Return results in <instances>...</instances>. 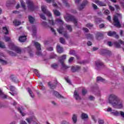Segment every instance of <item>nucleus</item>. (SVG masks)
Masks as SVG:
<instances>
[{
	"instance_id": "f257e3e1",
	"label": "nucleus",
	"mask_w": 124,
	"mask_h": 124,
	"mask_svg": "<svg viewBox=\"0 0 124 124\" xmlns=\"http://www.w3.org/2000/svg\"><path fill=\"white\" fill-rule=\"evenodd\" d=\"M108 103L114 108L123 109L124 108V102L123 100L114 94L109 95L108 97Z\"/></svg>"
},
{
	"instance_id": "f03ea898",
	"label": "nucleus",
	"mask_w": 124,
	"mask_h": 124,
	"mask_svg": "<svg viewBox=\"0 0 124 124\" xmlns=\"http://www.w3.org/2000/svg\"><path fill=\"white\" fill-rule=\"evenodd\" d=\"M66 59V55H63V56H61L60 58V59L59 60V62L61 63L62 68L63 69H67L68 68H69V67L68 66H66L65 65V63H64V61Z\"/></svg>"
},
{
	"instance_id": "7ed1b4c3",
	"label": "nucleus",
	"mask_w": 124,
	"mask_h": 124,
	"mask_svg": "<svg viewBox=\"0 0 124 124\" xmlns=\"http://www.w3.org/2000/svg\"><path fill=\"white\" fill-rule=\"evenodd\" d=\"M9 46L11 50L15 51V52H16L17 54H21L22 49L21 48L16 46L15 45H14V44L11 43L9 44Z\"/></svg>"
},
{
	"instance_id": "20e7f679",
	"label": "nucleus",
	"mask_w": 124,
	"mask_h": 124,
	"mask_svg": "<svg viewBox=\"0 0 124 124\" xmlns=\"http://www.w3.org/2000/svg\"><path fill=\"white\" fill-rule=\"evenodd\" d=\"M57 31H58L60 34H63V35H64V37L66 38H68L67 31H66L62 26H61L59 29H58Z\"/></svg>"
},
{
	"instance_id": "39448f33",
	"label": "nucleus",
	"mask_w": 124,
	"mask_h": 124,
	"mask_svg": "<svg viewBox=\"0 0 124 124\" xmlns=\"http://www.w3.org/2000/svg\"><path fill=\"white\" fill-rule=\"evenodd\" d=\"M66 21L67 22H72L75 24V26H77V23L78 21L75 17L72 16H69L66 18Z\"/></svg>"
},
{
	"instance_id": "423d86ee",
	"label": "nucleus",
	"mask_w": 124,
	"mask_h": 124,
	"mask_svg": "<svg viewBox=\"0 0 124 124\" xmlns=\"http://www.w3.org/2000/svg\"><path fill=\"white\" fill-rule=\"evenodd\" d=\"M34 45L37 50L36 54L37 55V56H41L42 53H41V46H40V44H39L38 42H35L34 43Z\"/></svg>"
},
{
	"instance_id": "0eeeda50",
	"label": "nucleus",
	"mask_w": 124,
	"mask_h": 124,
	"mask_svg": "<svg viewBox=\"0 0 124 124\" xmlns=\"http://www.w3.org/2000/svg\"><path fill=\"white\" fill-rule=\"evenodd\" d=\"M113 25L117 28H121L122 25H121V23H120V20H119V18L116 16H114L113 17Z\"/></svg>"
},
{
	"instance_id": "6e6552de",
	"label": "nucleus",
	"mask_w": 124,
	"mask_h": 124,
	"mask_svg": "<svg viewBox=\"0 0 124 124\" xmlns=\"http://www.w3.org/2000/svg\"><path fill=\"white\" fill-rule=\"evenodd\" d=\"M26 3L27 4V6L29 10H31V11H33L34 10V5H33V3L32 1L31 0H28L26 1Z\"/></svg>"
},
{
	"instance_id": "1a4fd4ad",
	"label": "nucleus",
	"mask_w": 124,
	"mask_h": 124,
	"mask_svg": "<svg viewBox=\"0 0 124 124\" xmlns=\"http://www.w3.org/2000/svg\"><path fill=\"white\" fill-rule=\"evenodd\" d=\"M46 1L47 3H51V2H52V5L54 6V7H59V8H61V7H62V3H60L59 2H58V5L54 1L55 0H45Z\"/></svg>"
},
{
	"instance_id": "9d476101",
	"label": "nucleus",
	"mask_w": 124,
	"mask_h": 124,
	"mask_svg": "<svg viewBox=\"0 0 124 124\" xmlns=\"http://www.w3.org/2000/svg\"><path fill=\"white\" fill-rule=\"evenodd\" d=\"M42 11L44 13V14H46L47 16L48 17H52V14L49 12V11L47 10L46 7L44 6H42L41 7Z\"/></svg>"
},
{
	"instance_id": "9b49d317",
	"label": "nucleus",
	"mask_w": 124,
	"mask_h": 124,
	"mask_svg": "<svg viewBox=\"0 0 124 124\" xmlns=\"http://www.w3.org/2000/svg\"><path fill=\"white\" fill-rule=\"evenodd\" d=\"M96 68V69H100L102 67H104V64L100 61H98L95 62Z\"/></svg>"
},
{
	"instance_id": "f8f14e48",
	"label": "nucleus",
	"mask_w": 124,
	"mask_h": 124,
	"mask_svg": "<svg viewBox=\"0 0 124 124\" xmlns=\"http://www.w3.org/2000/svg\"><path fill=\"white\" fill-rule=\"evenodd\" d=\"M42 25L44 26V27H45L46 28H50L51 31L54 33V34H56V31H55V30L53 29V28L50 27L49 25H48V23L46 22V21H43L42 23Z\"/></svg>"
},
{
	"instance_id": "ddd939ff",
	"label": "nucleus",
	"mask_w": 124,
	"mask_h": 124,
	"mask_svg": "<svg viewBox=\"0 0 124 124\" xmlns=\"http://www.w3.org/2000/svg\"><path fill=\"white\" fill-rule=\"evenodd\" d=\"M81 69V67L79 66H73L71 67V71L72 72H76V71H78V70H80Z\"/></svg>"
},
{
	"instance_id": "4468645a",
	"label": "nucleus",
	"mask_w": 124,
	"mask_h": 124,
	"mask_svg": "<svg viewBox=\"0 0 124 124\" xmlns=\"http://www.w3.org/2000/svg\"><path fill=\"white\" fill-rule=\"evenodd\" d=\"M104 35V32H97L96 35V38L97 40H100L101 38L100 37H103Z\"/></svg>"
},
{
	"instance_id": "2eb2a0df",
	"label": "nucleus",
	"mask_w": 124,
	"mask_h": 124,
	"mask_svg": "<svg viewBox=\"0 0 124 124\" xmlns=\"http://www.w3.org/2000/svg\"><path fill=\"white\" fill-rule=\"evenodd\" d=\"M53 94L54 95H55L56 96V97H57L58 98H63L64 99H65L66 98H64V97H63V96L61 95L60 93H58V92L57 91H54L53 92Z\"/></svg>"
},
{
	"instance_id": "dca6fc26",
	"label": "nucleus",
	"mask_w": 124,
	"mask_h": 124,
	"mask_svg": "<svg viewBox=\"0 0 124 124\" xmlns=\"http://www.w3.org/2000/svg\"><path fill=\"white\" fill-rule=\"evenodd\" d=\"M74 96L76 100H81V97H80V96L79 95V93H78V92H77L76 90H75L74 92Z\"/></svg>"
},
{
	"instance_id": "f3484780",
	"label": "nucleus",
	"mask_w": 124,
	"mask_h": 124,
	"mask_svg": "<svg viewBox=\"0 0 124 124\" xmlns=\"http://www.w3.org/2000/svg\"><path fill=\"white\" fill-rule=\"evenodd\" d=\"M102 54H103V55H108V56H110L111 52L108 49H104L102 51Z\"/></svg>"
},
{
	"instance_id": "a211bd4d",
	"label": "nucleus",
	"mask_w": 124,
	"mask_h": 124,
	"mask_svg": "<svg viewBox=\"0 0 124 124\" xmlns=\"http://www.w3.org/2000/svg\"><path fill=\"white\" fill-rule=\"evenodd\" d=\"M57 52L59 54H62V53H63V48L59 45H58L57 46Z\"/></svg>"
},
{
	"instance_id": "6ab92c4d",
	"label": "nucleus",
	"mask_w": 124,
	"mask_h": 124,
	"mask_svg": "<svg viewBox=\"0 0 124 124\" xmlns=\"http://www.w3.org/2000/svg\"><path fill=\"white\" fill-rule=\"evenodd\" d=\"M32 35L33 36H35V35H36V26L33 25L32 26Z\"/></svg>"
},
{
	"instance_id": "aec40b11",
	"label": "nucleus",
	"mask_w": 124,
	"mask_h": 124,
	"mask_svg": "<svg viewBox=\"0 0 124 124\" xmlns=\"http://www.w3.org/2000/svg\"><path fill=\"white\" fill-rule=\"evenodd\" d=\"M72 120L73 124H76V123H77V115H76V114L73 115Z\"/></svg>"
},
{
	"instance_id": "412c9836",
	"label": "nucleus",
	"mask_w": 124,
	"mask_h": 124,
	"mask_svg": "<svg viewBox=\"0 0 124 124\" xmlns=\"http://www.w3.org/2000/svg\"><path fill=\"white\" fill-rule=\"evenodd\" d=\"M27 39V37L26 36H21L19 37L18 40L20 42H25Z\"/></svg>"
},
{
	"instance_id": "4be33fe9",
	"label": "nucleus",
	"mask_w": 124,
	"mask_h": 124,
	"mask_svg": "<svg viewBox=\"0 0 124 124\" xmlns=\"http://www.w3.org/2000/svg\"><path fill=\"white\" fill-rule=\"evenodd\" d=\"M94 2L98 4V5H100V6H104L105 5L104 3L99 1V0H94Z\"/></svg>"
},
{
	"instance_id": "5701e85b",
	"label": "nucleus",
	"mask_w": 124,
	"mask_h": 124,
	"mask_svg": "<svg viewBox=\"0 0 124 124\" xmlns=\"http://www.w3.org/2000/svg\"><path fill=\"white\" fill-rule=\"evenodd\" d=\"M12 2H15V0H10L7 2L6 6H8V7H9V6H11L12 4H14V3Z\"/></svg>"
},
{
	"instance_id": "b1692460",
	"label": "nucleus",
	"mask_w": 124,
	"mask_h": 124,
	"mask_svg": "<svg viewBox=\"0 0 124 124\" xmlns=\"http://www.w3.org/2000/svg\"><path fill=\"white\" fill-rule=\"evenodd\" d=\"M107 33L108 36H114L115 34H116V31H109L107 32Z\"/></svg>"
},
{
	"instance_id": "393cba45",
	"label": "nucleus",
	"mask_w": 124,
	"mask_h": 124,
	"mask_svg": "<svg viewBox=\"0 0 124 124\" xmlns=\"http://www.w3.org/2000/svg\"><path fill=\"white\" fill-rule=\"evenodd\" d=\"M89 118V116H88V114L85 113H82L81 114V119L83 120H85V119H88Z\"/></svg>"
},
{
	"instance_id": "a878e982",
	"label": "nucleus",
	"mask_w": 124,
	"mask_h": 124,
	"mask_svg": "<svg viewBox=\"0 0 124 124\" xmlns=\"http://www.w3.org/2000/svg\"><path fill=\"white\" fill-rule=\"evenodd\" d=\"M13 23L14 24L15 26H20V25H21V21L17 20H15L13 21Z\"/></svg>"
},
{
	"instance_id": "bb28decb",
	"label": "nucleus",
	"mask_w": 124,
	"mask_h": 124,
	"mask_svg": "<svg viewBox=\"0 0 124 124\" xmlns=\"http://www.w3.org/2000/svg\"><path fill=\"white\" fill-rule=\"evenodd\" d=\"M28 18H29L30 22L31 24H33V22H34V18H33L32 16H28Z\"/></svg>"
},
{
	"instance_id": "cd10ccee",
	"label": "nucleus",
	"mask_w": 124,
	"mask_h": 124,
	"mask_svg": "<svg viewBox=\"0 0 124 124\" xmlns=\"http://www.w3.org/2000/svg\"><path fill=\"white\" fill-rule=\"evenodd\" d=\"M66 28L68 30V31L71 32L72 31V27L70 25H66Z\"/></svg>"
},
{
	"instance_id": "c85d7f7f",
	"label": "nucleus",
	"mask_w": 124,
	"mask_h": 124,
	"mask_svg": "<svg viewBox=\"0 0 124 124\" xmlns=\"http://www.w3.org/2000/svg\"><path fill=\"white\" fill-rule=\"evenodd\" d=\"M95 19V22L98 24V23H101V22H103V20L101 19V18H98L97 17H94Z\"/></svg>"
},
{
	"instance_id": "c756f323",
	"label": "nucleus",
	"mask_w": 124,
	"mask_h": 124,
	"mask_svg": "<svg viewBox=\"0 0 124 124\" xmlns=\"http://www.w3.org/2000/svg\"><path fill=\"white\" fill-rule=\"evenodd\" d=\"M53 12L55 16H60L61 15V13L60 12V11L57 10H53Z\"/></svg>"
},
{
	"instance_id": "7c9ffc66",
	"label": "nucleus",
	"mask_w": 124,
	"mask_h": 124,
	"mask_svg": "<svg viewBox=\"0 0 124 124\" xmlns=\"http://www.w3.org/2000/svg\"><path fill=\"white\" fill-rule=\"evenodd\" d=\"M28 92H29V93H30L31 97H32V98H33V97H34V94H33V93H32V92L31 91V89L28 88Z\"/></svg>"
},
{
	"instance_id": "2f4dec72",
	"label": "nucleus",
	"mask_w": 124,
	"mask_h": 124,
	"mask_svg": "<svg viewBox=\"0 0 124 124\" xmlns=\"http://www.w3.org/2000/svg\"><path fill=\"white\" fill-rule=\"evenodd\" d=\"M0 96H1L2 98H6L7 97V96L3 94V93H2V91H1V90H0Z\"/></svg>"
},
{
	"instance_id": "473e14b6",
	"label": "nucleus",
	"mask_w": 124,
	"mask_h": 124,
	"mask_svg": "<svg viewBox=\"0 0 124 124\" xmlns=\"http://www.w3.org/2000/svg\"><path fill=\"white\" fill-rule=\"evenodd\" d=\"M105 81V79L103 78H102L100 77H97V82H104Z\"/></svg>"
},
{
	"instance_id": "72a5a7b5",
	"label": "nucleus",
	"mask_w": 124,
	"mask_h": 124,
	"mask_svg": "<svg viewBox=\"0 0 124 124\" xmlns=\"http://www.w3.org/2000/svg\"><path fill=\"white\" fill-rule=\"evenodd\" d=\"M3 32L5 34H8V30L7 29V28L6 27H3Z\"/></svg>"
},
{
	"instance_id": "f704fd0d",
	"label": "nucleus",
	"mask_w": 124,
	"mask_h": 124,
	"mask_svg": "<svg viewBox=\"0 0 124 124\" xmlns=\"http://www.w3.org/2000/svg\"><path fill=\"white\" fill-rule=\"evenodd\" d=\"M10 78L13 81V82H16V78L15 77V76L11 75Z\"/></svg>"
},
{
	"instance_id": "c9c22d12",
	"label": "nucleus",
	"mask_w": 124,
	"mask_h": 124,
	"mask_svg": "<svg viewBox=\"0 0 124 124\" xmlns=\"http://www.w3.org/2000/svg\"><path fill=\"white\" fill-rule=\"evenodd\" d=\"M48 85L49 86V87L52 89V90H53V89H56V85H53L51 84V82H48Z\"/></svg>"
},
{
	"instance_id": "e433bc0d",
	"label": "nucleus",
	"mask_w": 124,
	"mask_h": 124,
	"mask_svg": "<svg viewBox=\"0 0 124 124\" xmlns=\"http://www.w3.org/2000/svg\"><path fill=\"white\" fill-rule=\"evenodd\" d=\"M86 37L88 39H93V36L91 34H87Z\"/></svg>"
},
{
	"instance_id": "4c0bfd02",
	"label": "nucleus",
	"mask_w": 124,
	"mask_h": 124,
	"mask_svg": "<svg viewBox=\"0 0 124 124\" xmlns=\"http://www.w3.org/2000/svg\"><path fill=\"white\" fill-rule=\"evenodd\" d=\"M63 5H64V6H65L66 7H69V6H70V5L68 3V2H67V1L63 0Z\"/></svg>"
},
{
	"instance_id": "58836bf2",
	"label": "nucleus",
	"mask_w": 124,
	"mask_h": 124,
	"mask_svg": "<svg viewBox=\"0 0 124 124\" xmlns=\"http://www.w3.org/2000/svg\"><path fill=\"white\" fill-rule=\"evenodd\" d=\"M17 110L18 111H19V112L20 113V114L22 115L23 117H24V116H26V113L23 112V111H22V110H21V108H17Z\"/></svg>"
},
{
	"instance_id": "ea45409f",
	"label": "nucleus",
	"mask_w": 124,
	"mask_h": 124,
	"mask_svg": "<svg viewBox=\"0 0 124 124\" xmlns=\"http://www.w3.org/2000/svg\"><path fill=\"white\" fill-rule=\"evenodd\" d=\"M33 72H34V73H35V74H36V75L38 77H40V75H39V72H38V70H37L36 69H34Z\"/></svg>"
},
{
	"instance_id": "a19ab883",
	"label": "nucleus",
	"mask_w": 124,
	"mask_h": 124,
	"mask_svg": "<svg viewBox=\"0 0 124 124\" xmlns=\"http://www.w3.org/2000/svg\"><path fill=\"white\" fill-rule=\"evenodd\" d=\"M59 65L57 63H54L51 65V67L54 68V69H56V68H58Z\"/></svg>"
},
{
	"instance_id": "79ce46f5",
	"label": "nucleus",
	"mask_w": 124,
	"mask_h": 124,
	"mask_svg": "<svg viewBox=\"0 0 124 124\" xmlns=\"http://www.w3.org/2000/svg\"><path fill=\"white\" fill-rule=\"evenodd\" d=\"M56 57H57V55L55 54L54 53H52L50 55L49 59H56Z\"/></svg>"
},
{
	"instance_id": "37998d69",
	"label": "nucleus",
	"mask_w": 124,
	"mask_h": 124,
	"mask_svg": "<svg viewBox=\"0 0 124 124\" xmlns=\"http://www.w3.org/2000/svg\"><path fill=\"white\" fill-rule=\"evenodd\" d=\"M60 41L62 43V44H65V40L62 37H61L60 38Z\"/></svg>"
},
{
	"instance_id": "c03bdc74",
	"label": "nucleus",
	"mask_w": 124,
	"mask_h": 124,
	"mask_svg": "<svg viewBox=\"0 0 124 124\" xmlns=\"http://www.w3.org/2000/svg\"><path fill=\"white\" fill-rule=\"evenodd\" d=\"M111 113L114 115V116H120V111L119 112L118 111H116L115 112H112Z\"/></svg>"
},
{
	"instance_id": "a18cd8bd",
	"label": "nucleus",
	"mask_w": 124,
	"mask_h": 124,
	"mask_svg": "<svg viewBox=\"0 0 124 124\" xmlns=\"http://www.w3.org/2000/svg\"><path fill=\"white\" fill-rule=\"evenodd\" d=\"M0 62L2 64H7V62L0 58Z\"/></svg>"
},
{
	"instance_id": "49530a36",
	"label": "nucleus",
	"mask_w": 124,
	"mask_h": 124,
	"mask_svg": "<svg viewBox=\"0 0 124 124\" xmlns=\"http://www.w3.org/2000/svg\"><path fill=\"white\" fill-rule=\"evenodd\" d=\"M9 54L10 56H12V57H16V53H14L13 51H10L9 52Z\"/></svg>"
},
{
	"instance_id": "de8ad7c7",
	"label": "nucleus",
	"mask_w": 124,
	"mask_h": 124,
	"mask_svg": "<svg viewBox=\"0 0 124 124\" xmlns=\"http://www.w3.org/2000/svg\"><path fill=\"white\" fill-rule=\"evenodd\" d=\"M20 3L23 9H26V5H25V3L24 2V1H21Z\"/></svg>"
},
{
	"instance_id": "09e8293b",
	"label": "nucleus",
	"mask_w": 124,
	"mask_h": 124,
	"mask_svg": "<svg viewBox=\"0 0 124 124\" xmlns=\"http://www.w3.org/2000/svg\"><path fill=\"white\" fill-rule=\"evenodd\" d=\"M114 45L117 48H121V45L118 42H114Z\"/></svg>"
},
{
	"instance_id": "8fccbe9b",
	"label": "nucleus",
	"mask_w": 124,
	"mask_h": 124,
	"mask_svg": "<svg viewBox=\"0 0 124 124\" xmlns=\"http://www.w3.org/2000/svg\"><path fill=\"white\" fill-rule=\"evenodd\" d=\"M89 3V1H88V0H84L82 4L83 5V6L85 7L86 6V5H87V4H88Z\"/></svg>"
},
{
	"instance_id": "3c124183",
	"label": "nucleus",
	"mask_w": 124,
	"mask_h": 124,
	"mask_svg": "<svg viewBox=\"0 0 124 124\" xmlns=\"http://www.w3.org/2000/svg\"><path fill=\"white\" fill-rule=\"evenodd\" d=\"M48 23L51 25V26H54L55 25V22H54V20H53V19L49 20Z\"/></svg>"
},
{
	"instance_id": "603ef678",
	"label": "nucleus",
	"mask_w": 124,
	"mask_h": 124,
	"mask_svg": "<svg viewBox=\"0 0 124 124\" xmlns=\"http://www.w3.org/2000/svg\"><path fill=\"white\" fill-rule=\"evenodd\" d=\"M69 54L70 55H73V56H75L76 54V52L75 51V50H70Z\"/></svg>"
},
{
	"instance_id": "864d4df0",
	"label": "nucleus",
	"mask_w": 124,
	"mask_h": 124,
	"mask_svg": "<svg viewBox=\"0 0 124 124\" xmlns=\"http://www.w3.org/2000/svg\"><path fill=\"white\" fill-rule=\"evenodd\" d=\"M0 48H5V45H4V43H2V42H0Z\"/></svg>"
},
{
	"instance_id": "5fc2aeb1",
	"label": "nucleus",
	"mask_w": 124,
	"mask_h": 124,
	"mask_svg": "<svg viewBox=\"0 0 124 124\" xmlns=\"http://www.w3.org/2000/svg\"><path fill=\"white\" fill-rule=\"evenodd\" d=\"M86 27H87V28H89V29H91V28H93V24H92L91 23H88L86 25Z\"/></svg>"
},
{
	"instance_id": "6e6d98bb",
	"label": "nucleus",
	"mask_w": 124,
	"mask_h": 124,
	"mask_svg": "<svg viewBox=\"0 0 124 124\" xmlns=\"http://www.w3.org/2000/svg\"><path fill=\"white\" fill-rule=\"evenodd\" d=\"M56 22H57V23H60V24H63V21H62V19L61 18H58L56 20Z\"/></svg>"
},
{
	"instance_id": "4d7b16f0",
	"label": "nucleus",
	"mask_w": 124,
	"mask_h": 124,
	"mask_svg": "<svg viewBox=\"0 0 124 124\" xmlns=\"http://www.w3.org/2000/svg\"><path fill=\"white\" fill-rule=\"evenodd\" d=\"M84 8H85V7L84 6V5L81 4L78 7V9L79 10H82L83 9H84Z\"/></svg>"
},
{
	"instance_id": "13d9d810",
	"label": "nucleus",
	"mask_w": 124,
	"mask_h": 124,
	"mask_svg": "<svg viewBox=\"0 0 124 124\" xmlns=\"http://www.w3.org/2000/svg\"><path fill=\"white\" fill-rule=\"evenodd\" d=\"M98 123L99 124H104V120L102 119H98Z\"/></svg>"
},
{
	"instance_id": "bf43d9fd",
	"label": "nucleus",
	"mask_w": 124,
	"mask_h": 124,
	"mask_svg": "<svg viewBox=\"0 0 124 124\" xmlns=\"http://www.w3.org/2000/svg\"><path fill=\"white\" fill-rule=\"evenodd\" d=\"M74 60V57H71V58H70L68 60L69 63H71V62H73Z\"/></svg>"
},
{
	"instance_id": "052dcab7",
	"label": "nucleus",
	"mask_w": 124,
	"mask_h": 124,
	"mask_svg": "<svg viewBox=\"0 0 124 124\" xmlns=\"http://www.w3.org/2000/svg\"><path fill=\"white\" fill-rule=\"evenodd\" d=\"M40 16L43 20H46V17L43 14H40Z\"/></svg>"
},
{
	"instance_id": "680f3d73",
	"label": "nucleus",
	"mask_w": 124,
	"mask_h": 124,
	"mask_svg": "<svg viewBox=\"0 0 124 124\" xmlns=\"http://www.w3.org/2000/svg\"><path fill=\"white\" fill-rule=\"evenodd\" d=\"M120 115L124 119V112L123 111H120Z\"/></svg>"
},
{
	"instance_id": "e2e57ef3",
	"label": "nucleus",
	"mask_w": 124,
	"mask_h": 124,
	"mask_svg": "<svg viewBox=\"0 0 124 124\" xmlns=\"http://www.w3.org/2000/svg\"><path fill=\"white\" fill-rule=\"evenodd\" d=\"M10 90L12 92H13V91H15V87H14V86H11L10 87Z\"/></svg>"
},
{
	"instance_id": "0e129e2a",
	"label": "nucleus",
	"mask_w": 124,
	"mask_h": 124,
	"mask_svg": "<svg viewBox=\"0 0 124 124\" xmlns=\"http://www.w3.org/2000/svg\"><path fill=\"white\" fill-rule=\"evenodd\" d=\"M99 27L100 29H103L105 27V24L102 23L99 25Z\"/></svg>"
},
{
	"instance_id": "69168bd1",
	"label": "nucleus",
	"mask_w": 124,
	"mask_h": 124,
	"mask_svg": "<svg viewBox=\"0 0 124 124\" xmlns=\"http://www.w3.org/2000/svg\"><path fill=\"white\" fill-rule=\"evenodd\" d=\"M87 93V91L86 90V89H82L83 95H85V94H86V93Z\"/></svg>"
},
{
	"instance_id": "338daca9",
	"label": "nucleus",
	"mask_w": 124,
	"mask_h": 124,
	"mask_svg": "<svg viewBox=\"0 0 124 124\" xmlns=\"http://www.w3.org/2000/svg\"><path fill=\"white\" fill-rule=\"evenodd\" d=\"M94 97L93 96H90L88 97V99H89V100H94Z\"/></svg>"
},
{
	"instance_id": "774afa93",
	"label": "nucleus",
	"mask_w": 124,
	"mask_h": 124,
	"mask_svg": "<svg viewBox=\"0 0 124 124\" xmlns=\"http://www.w3.org/2000/svg\"><path fill=\"white\" fill-rule=\"evenodd\" d=\"M5 40L6 42H8L10 40V37H5Z\"/></svg>"
}]
</instances>
